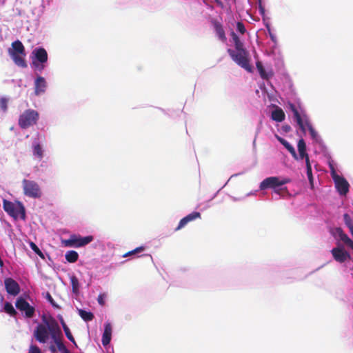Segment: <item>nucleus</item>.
<instances>
[{
  "label": "nucleus",
  "mask_w": 353,
  "mask_h": 353,
  "mask_svg": "<svg viewBox=\"0 0 353 353\" xmlns=\"http://www.w3.org/2000/svg\"><path fill=\"white\" fill-rule=\"evenodd\" d=\"M11 48L8 52L14 63L22 68H27L28 65L26 61V49L21 41L17 40L12 43Z\"/></svg>",
  "instance_id": "f257e3e1"
},
{
  "label": "nucleus",
  "mask_w": 353,
  "mask_h": 353,
  "mask_svg": "<svg viewBox=\"0 0 353 353\" xmlns=\"http://www.w3.org/2000/svg\"><path fill=\"white\" fill-rule=\"evenodd\" d=\"M290 182V179L288 178L280 179L277 176H270L265 179L260 183V189L265 190L268 188H273L274 192L280 194L282 190H287V188L278 189V187L282 186Z\"/></svg>",
  "instance_id": "f03ea898"
},
{
  "label": "nucleus",
  "mask_w": 353,
  "mask_h": 353,
  "mask_svg": "<svg viewBox=\"0 0 353 353\" xmlns=\"http://www.w3.org/2000/svg\"><path fill=\"white\" fill-rule=\"evenodd\" d=\"M3 209L14 219H17L19 217L22 220L26 219V209L23 203L20 201H18L17 203H14L11 201L4 200Z\"/></svg>",
  "instance_id": "7ed1b4c3"
},
{
  "label": "nucleus",
  "mask_w": 353,
  "mask_h": 353,
  "mask_svg": "<svg viewBox=\"0 0 353 353\" xmlns=\"http://www.w3.org/2000/svg\"><path fill=\"white\" fill-rule=\"evenodd\" d=\"M228 52L232 60L239 65L248 72H252V66L248 59V53L245 48L237 50L236 51L228 49Z\"/></svg>",
  "instance_id": "20e7f679"
},
{
  "label": "nucleus",
  "mask_w": 353,
  "mask_h": 353,
  "mask_svg": "<svg viewBox=\"0 0 353 353\" xmlns=\"http://www.w3.org/2000/svg\"><path fill=\"white\" fill-rule=\"evenodd\" d=\"M39 119V112L32 109L25 110L19 117L18 124L22 129H27L37 124Z\"/></svg>",
  "instance_id": "39448f33"
},
{
  "label": "nucleus",
  "mask_w": 353,
  "mask_h": 353,
  "mask_svg": "<svg viewBox=\"0 0 353 353\" xmlns=\"http://www.w3.org/2000/svg\"><path fill=\"white\" fill-rule=\"evenodd\" d=\"M21 183L24 195L32 199H39L41 197V189L36 181L24 179Z\"/></svg>",
  "instance_id": "423d86ee"
},
{
  "label": "nucleus",
  "mask_w": 353,
  "mask_h": 353,
  "mask_svg": "<svg viewBox=\"0 0 353 353\" xmlns=\"http://www.w3.org/2000/svg\"><path fill=\"white\" fill-rule=\"evenodd\" d=\"M48 328L50 332L51 337L57 344V348L61 353H70L61 341V330L58 323L54 319H52V321L48 323Z\"/></svg>",
  "instance_id": "0eeeda50"
},
{
  "label": "nucleus",
  "mask_w": 353,
  "mask_h": 353,
  "mask_svg": "<svg viewBox=\"0 0 353 353\" xmlns=\"http://www.w3.org/2000/svg\"><path fill=\"white\" fill-rule=\"evenodd\" d=\"M93 241L91 235L81 236L79 234H72L69 239L62 240L61 243L65 247L81 248L83 247Z\"/></svg>",
  "instance_id": "6e6552de"
},
{
  "label": "nucleus",
  "mask_w": 353,
  "mask_h": 353,
  "mask_svg": "<svg viewBox=\"0 0 353 353\" xmlns=\"http://www.w3.org/2000/svg\"><path fill=\"white\" fill-rule=\"evenodd\" d=\"M52 318L50 321L44 320L46 325L39 324L34 332V336L37 341L41 343H45L49 337L50 332L48 328V323L52 321Z\"/></svg>",
  "instance_id": "1a4fd4ad"
},
{
  "label": "nucleus",
  "mask_w": 353,
  "mask_h": 353,
  "mask_svg": "<svg viewBox=\"0 0 353 353\" xmlns=\"http://www.w3.org/2000/svg\"><path fill=\"white\" fill-rule=\"evenodd\" d=\"M32 54L34 57L32 64L40 71L42 70L44 68L43 64L48 61L47 51L43 48H37L33 50Z\"/></svg>",
  "instance_id": "9d476101"
},
{
  "label": "nucleus",
  "mask_w": 353,
  "mask_h": 353,
  "mask_svg": "<svg viewBox=\"0 0 353 353\" xmlns=\"http://www.w3.org/2000/svg\"><path fill=\"white\" fill-rule=\"evenodd\" d=\"M332 176L335 183V187L341 195H346L349 192L350 185L347 181L343 176L338 175L332 168Z\"/></svg>",
  "instance_id": "9b49d317"
},
{
  "label": "nucleus",
  "mask_w": 353,
  "mask_h": 353,
  "mask_svg": "<svg viewBox=\"0 0 353 353\" xmlns=\"http://www.w3.org/2000/svg\"><path fill=\"white\" fill-rule=\"evenodd\" d=\"M16 307L20 311L25 312L26 316L28 318H31L34 314V307L31 306L23 298L19 297L17 299Z\"/></svg>",
  "instance_id": "f8f14e48"
},
{
  "label": "nucleus",
  "mask_w": 353,
  "mask_h": 353,
  "mask_svg": "<svg viewBox=\"0 0 353 353\" xmlns=\"http://www.w3.org/2000/svg\"><path fill=\"white\" fill-rule=\"evenodd\" d=\"M331 253L334 259L341 263L345 262L351 258L350 254L340 247L334 248L331 250Z\"/></svg>",
  "instance_id": "ddd939ff"
},
{
  "label": "nucleus",
  "mask_w": 353,
  "mask_h": 353,
  "mask_svg": "<svg viewBox=\"0 0 353 353\" xmlns=\"http://www.w3.org/2000/svg\"><path fill=\"white\" fill-rule=\"evenodd\" d=\"M211 23L214 27L216 35L218 37L219 39L221 42L225 43L227 41V37L221 23L216 19H212Z\"/></svg>",
  "instance_id": "4468645a"
},
{
  "label": "nucleus",
  "mask_w": 353,
  "mask_h": 353,
  "mask_svg": "<svg viewBox=\"0 0 353 353\" xmlns=\"http://www.w3.org/2000/svg\"><path fill=\"white\" fill-rule=\"evenodd\" d=\"M5 287L8 294L16 296L19 293L20 288L17 281L11 278L5 280Z\"/></svg>",
  "instance_id": "2eb2a0df"
},
{
  "label": "nucleus",
  "mask_w": 353,
  "mask_h": 353,
  "mask_svg": "<svg viewBox=\"0 0 353 353\" xmlns=\"http://www.w3.org/2000/svg\"><path fill=\"white\" fill-rule=\"evenodd\" d=\"M289 108L290 110L293 112L294 118L296 120L298 125L299 126L300 129L303 133H305L306 128H305L304 124H303V115H301L299 112L298 111L297 108H296L295 105L293 103H289Z\"/></svg>",
  "instance_id": "dca6fc26"
},
{
  "label": "nucleus",
  "mask_w": 353,
  "mask_h": 353,
  "mask_svg": "<svg viewBox=\"0 0 353 353\" xmlns=\"http://www.w3.org/2000/svg\"><path fill=\"white\" fill-rule=\"evenodd\" d=\"M201 216V213L199 212H193L188 214L186 216L181 219L175 230L177 231L181 230V228H184L189 222L193 221L196 219H200Z\"/></svg>",
  "instance_id": "f3484780"
},
{
  "label": "nucleus",
  "mask_w": 353,
  "mask_h": 353,
  "mask_svg": "<svg viewBox=\"0 0 353 353\" xmlns=\"http://www.w3.org/2000/svg\"><path fill=\"white\" fill-rule=\"evenodd\" d=\"M47 87L45 79L41 76L37 77L34 81V94L39 96L46 92Z\"/></svg>",
  "instance_id": "a211bd4d"
},
{
  "label": "nucleus",
  "mask_w": 353,
  "mask_h": 353,
  "mask_svg": "<svg viewBox=\"0 0 353 353\" xmlns=\"http://www.w3.org/2000/svg\"><path fill=\"white\" fill-rule=\"evenodd\" d=\"M112 336V326L110 323H107L105 324L104 332L102 336V344L105 346L108 345L111 341Z\"/></svg>",
  "instance_id": "6ab92c4d"
},
{
  "label": "nucleus",
  "mask_w": 353,
  "mask_h": 353,
  "mask_svg": "<svg viewBox=\"0 0 353 353\" xmlns=\"http://www.w3.org/2000/svg\"><path fill=\"white\" fill-rule=\"evenodd\" d=\"M303 118H304L303 124H304L305 128V127L307 128L312 139L315 140L316 141H318V140H319L318 133L316 132V130L313 128L312 125L310 123L308 117H307V115H303Z\"/></svg>",
  "instance_id": "aec40b11"
},
{
  "label": "nucleus",
  "mask_w": 353,
  "mask_h": 353,
  "mask_svg": "<svg viewBox=\"0 0 353 353\" xmlns=\"http://www.w3.org/2000/svg\"><path fill=\"white\" fill-rule=\"evenodd\" d=\"M272 119L277 122H281L285 119V113L281 108H276L272 112Z\"/></svg>",
  "instance_id": "412c9836"
},
{
  "label": "nucleus",
  "mask_w": 353,
  "mask_h": 353,
  "mask_svg": "<svg viewBox=\"0 0 353 353\" xmlns=\"http://www.w3.org/2000/svg\"><path fill=\"white\" fill-rule=\"evenodd\" d=\"M70 283L72 285V292L73 294L78 295L79 293V279L75 275H72L70 276Z\"/></svg>",
  "instance_id": "4be33fe9"
},
{
  "label": "nucleus",
  "mask_w": 353,
  "mask_h": 353,
  "mask_svg": "<svg viewBox=\"0 0 353 353\" xmlns=\"http://www.w3.org/2000/svg\"><path fill=\"white\" fill-rule=\"evenodd\" d=\"M65 259L69 263H75L79 259V254L74 250H69L65 253Z\"/></svg>",
  "instance_id": "5701e85b"
},
{
  "label": "nucleus",
  "mask_w": 353,
  "mask_h": 353,
  "mask_svg": "<svg viewBox=\"0 0 353 353\" xmlns=\"http://www.w3.org/2000/svg\"><path fill=\"white\" fill-rule=\"evenodd\" d=\"M256 68L260 74V76L263 79H268L272 74H269L266 72L264 69V67L261 61H257L256 63Z\"/></svg>",
  "instance_id": "b1692460"
},
{
  "label": "nucleus",
  "mask_w": 353,
  "mask_h": 353,
  "mask_svg": "<svg viewBox=\"0 0 353 353\" xmlns=\"http://www.w3.org/2000/svg\"><path fill=\"white\" fill-rule=\"evenodd\" d=\"M79 316L85 321H91L94 319V314L91 312H87L82 309L78 310Z\"/></svg>",
  "instance_id": "393cba45"
},
{
  "label": "nucleus",
  "mask_w": 353,
  "mask_h": 353,
  "mask_svg": "<svg viewBox=\"0 0 353 353\" xmlns=\"http://www.w3.org/2000/svg\"><path fill=\"white\" fill-rule=\"evenodd\" d=\"M230 35L232 38V40H233V42L234 43V46H235V49L236 50H241V49H243V42L240 40V39L239 38V37L236 35V34L234 32H232L230 33Z\"/></svg>",
  "instance_id": "a878e982"
},
{
  "label": "nucleus",
  "mask_w": 353,
  "mask_h": 353,
  "mask_svg": "<svg viewBox=\"0 0 353 353\" xmlns=\"http://www.w3.org/2000/svg\"><path fill=\"white\" fill-rule=\"evenodd\" d=\"M33 154L37 156L39 159L43 158V150L39 143H37L33 147Z\"/></svg>",
  "instance_id": "bb28decb"
},
{
  "label": "nucleus",
  "mask_w": 353,
  "mask_h": 353,
  "mask_svg": "<svg viewBox=\"0 0 353 353\" xmlns=\"http://www.w3.org/2000/svg\"><path fill=\"white\" fill-rule=\"evenodd\" d=\"M4 310L6 313L9 314L10 316H15L17 314L16 310H14L13 305L9 303L6 302L4 305Z\"/></svg>",
  "instance_id": "cd10ccee"
},
{
  "label": "nucleus",
  "mask_w": 353,
  "mask_h": 353,
  "mask_svg": "<svg viewBox=\"0 0 353 353\" xmlns=\"http://www.w3.org/2000/svg\"><path fill=\"white\" fill-rule=\"evenodd\" d=\"M62 325H63V330H64L66 337L71 342L74 343H75L74 339L72 334H71L70 329L68 328V327L66 325V324L63 321L62 322Z\"/></svg>",
  "instance_id": "c85d7f7f"
},
{
  "label": "nucleus",
  "mask_w": 353,
  "mask_h": 353,
  "mask_svg": "<svg viewBox=\"0 0 353 353\" xmlns=\"http://www.w3.org/2000/svg\"><path fill=\"white\" fill-rule=\"evenodd\" d=\"M306 173L308 178V180L310 181V183H312L313 182V176H312V166L310 162V159H307V163H306Z\"/></svg>",
  "instance_id": "c756f323"
},
{
  "label": "nucleus",
  "mask_w": 353,
  "mask_h": 353,
  "mask_svg": "<svg viewBox=\"0 0 353 353\" xmlns=\"http://www.w3.org/2000/svg\"><path fill=\"white\" fill-rule=\"evenodd\" d=\"M30 246L31 249L37 254L39 255L41 259H44L45 256L43 252L40 250V249L38 248V246L34 243L30 242Z\"/></svg>",
  "instance_id": "7c9ffc66"
},
{
  "label": "nucleus",
  "mask_w": 353,
  "mask_h": 353,
  "mask_svg": "<svg viewBox=\"0 0 353 353\" xmlns=\"http://www.w3.org/2000/svg\"><path fill=\"white\" fill-rule=\"evenodd\" d=\"M144 250H145V248L143 246H140V247H138V248L134 249L133 250L129 251L128 252L124 254L123 255V256L127 257V256L135 254H138V253L143 252Z\"/></svg>",
  "instance_id": "2f4dec72"
},
{
  "label": "nucleus",
  "mask_w": 353,
  "mask_h": 353,
  "mask_svg": "<svg viewBox=\"0 0 353 353\" xmlns=\"http://www.w3.org/2000/svg\"><path fill=\"white\" fill-rule=\"evenodd\" d=\"M8 99L6 97L0 98V109L3 112H6L8 110Z\"/></svg>",
  "instance_id": "473e14b6"
},
{
  "label": "nucleus",
  "mask_w": 353,
  "mask_h": 353,
  "mask_svg": "<svg viewBox=\"0 0 353 353\" xmlns=\"http://www.w3.org/2000/svg\"><path fill=\"white\" fill-rule=\"evenodd\" d=\"M284 147L289 151V152L295 159H298V155L295 151V149L290 143H288L285 145H284Z\"/></svg>",
  "instance_id": "72a5a7b5"
},
{
  "label": "nucleus",
  "mask_w": 353,
  "mask_h": 353,
  "mask_svg": "<svg viewBox=\"0 0 353 353\" xmlns=\"http://www.w3.org/2000/svg\"><path fill=\"white\" fill-rule=\"evenodd\" d=\"M343 220L345 225L348 227L349 229L351 228V226H353L352 220L348 214H344Z\"/></svg>",
  "instance_id": "f704fd0d"
},
{
  "label": "nucleus",
  "mask_w": 353,
  "mask_h": 353,
  "mask_svg": "<svg viewBox=\"0 0 353 353\" xmlns=\"http://www.w3.org/2000/svg\"><path fill=\"white\" fill-rule=\"evenodd\" d=\"M299 152H306V144L303 139H301L297 145Z\"/></svg>",
  "instance_id": "c9c22d12"
},
{
  "label": "nucleus",
  "mask_w": 353,
  "mask_h": 353,
  "mask_svg": "<svg viewBox=\"0 0 353 353\" xmlns=\"http://www.w3.org/2000/svg\"><path fill=\"white\" fill-rule=\"evenodd\" d=\"M236 30L238 32H239L242 34H245L246 32L245 26L241 21H238L236 23Z\"/></svg>",
  "instance_id": "e433bc0d"
},
{
  "label": "nucleus",
  "mask_w": 353,
  "mask_h": 353,
  "mask_svg": "<svg viewBox=\"0 0 353 353\" xmlns=\"http://www.w3.org/2000/svg\"><path fill=\"white\" fill-rule=\"evenodd\" d=\"M29 353H42L41 350L36 345H31L29 349Z\"/></svg>",
  "instance_id": "4c0bfd02"
},
{
  "label": "nucleus",
  "mask_w": 353,
  "mask_h": 353,
  "mask_svg": "<svg viewBox=\"0 0 353 353\" xmlns=\"http://www.w3.org/2000/svg\"><path fill=\"white\" fill-rule=\"evenodd\" d=\"M305 159V164L307 163V159H310L308 154L306 152H299L298 159Z\"/></svg>",
  "instance_id": "58836bf2"
},
{
  "label": "nucleus",
  "mask_w": 353,
  "mask_h": 353,
  "mask_svg": "<svg viewBox=\"0 0 353 353\" xmlns=\"http://www.w3.org/2000/svg\"><path fill=\"white\" fill-rule=\"evenodd\" d=\"M105 294H100L98 296L97 301H98L99 304L101 305V306L105 305Z\"/></svg>",
  "instance_id": "ea45409f"
},
{
  "label": "nucleus",
  "mask_w": 353,
  "mask_h": 353,
  "mask_svg": "<svg viewBox=\"0 0 353 353\" xmlns=\"http://www.w3.org/2000/svg\"><path fill=\"white\" fill-rule=\"evenodd\" d=\"M46 298L53 307H54L56 308H59V305L55 303L53 298L52 297V296L50 295V294L49 292L47 293Z\"/></svg>",
  "instance_id": "a19ab883"
},
{
  "label": "nucleus",
  "mask_w": 353,
  "mask_h": 353,
  "mask_svg": "<svg viewBox=\"0 0 353 353\" xmlns=\"http://www.w3.org/2000/svg\"><path fill=\"white\" fill-rule=\"evenodd\" d=\"M340 238L345 244L351 240V239L345 233L340 234Z\"/></svg>",
  "instance_id": "79ce46f5"
},
{
  "label": "nucleus",
  "mask_w": 353,
  "mask_h": 353,
  "mask_svg": "<svg viewBox=\"0 0 353 353\" xmlns=\"http://www.w3.org/2000/svg\"><path fill=\"white\" fill-rule=\"evenodd\" d=\"M258 1H259V12H260V13L261 14H264V13H265V8H264V7L262 5L261 0H258Z\"/></svg>",
  "instance_id": "37998d69"
},
{
  "label": "nucleus",
  "mask_w": 353,
  "mask_h": 353,
  "mask_svg": "<svg viewBox=\"0 0 353 353\" xmlns=\"http://www.w3.org/2000/svg\"><path fill=\"white\" fill-rule=\"evenodd\" d=\"M276 137H277L278 141H279V142H280V143H281L283 146H284V145H285L288 143L285 139H283V138H281V137H278V136H276Z\"/></svg>",
  "instance_id": "c03bdc74"
},
{
  "label": "nucleus",
  "mask_w": 353,
  "mask_h": 353,
  "mask_svg": "<svg viewBox=\"0 0 353 353\" xmlns=\"http://www.w3.org/2000/svg\"><path fill=\"white\" fill-rule=\"evenodd\" d=\"M276 137H277L278 141H279V142H280V143H281L283 146H284V145H285L288 143L285 139H283V138H281V137H278V136H276Z\"/></svg>",
  "instance_id": "a18cd8bd"
},
{
  "label": "nucleus",
  "mask_w": 353,
  "mask_h": 353,
  "mask_svg": "<svg viewBox=\"0 0 353 353\" xmlns=\"http://www.w3.org/2000/svg\"><path fill=\"white\" fill-rule=\"evenodd\" d=\"M276 137H277L278 141H279V142H280V143H281L283 146H284V145H285L288 143L285 139H283V138H281V137H278V136H276Z\"/></svg>",
  "instance_id": "49530a36"
},
{
  "label": "nucleus",
  "mask_w": 353,
  "mask_h": 353,
  "mask_svg": "<svg viewBox=\"0 0 353 353\" xmlns=\"http://www.w3.org/2000/svg\"><path fill=\"white\" fill-rule=\"evenodd\" d=\"M276 137H277L278 141H279V142H280V143H281L283 146H284V145H285L288 143L285 139H283V138H281V137H278V136H276Z\"/></svg>",
  "instance_id": "de8ad7c7"
},
{
  "label": "nucleus",
  "mask_w": 353,
  "mask_h": 353,
  "mask_svg": "<svg viewBox=\"0 0 353 353\" xmlns=\"http://www.w3.org/2000/svg\"><path fill=\"white\" fill-rule=\"evenodd\" d=\"M214 2L221 8H223V3L220 0H214Z\"/></svg>",
  "instance_id": "09e8293b"
},
{
  "label": "nucleus",
  "mask_w": 353,
  "mask_h": 353,
  "mask_svg": "<svg viewBox=\"0 0 353 353\" xmlns=\"http://www.w3.org/2000/svg\"><path fill=\"white\" fill-rule=\"evenodd\" d=\"M283 129L285 132H288L290 130L291 128L289 125H284L283 126Z\"/></svg>",
  "instance_id": "8fccbe9b"
},
{
  "label": "nucleus",
  "mask_w": 353,
  "mask_h": 353,
  "mask_svg": "<svg viewBox=\"0 0 353 353\" xmlns=\"http://www.w3.org/2000/svg\"><path fill=\"white\" fill-rule=\"evenodd\" d=\"M346 245L353 250V241L352 239Z\"/></svg>",
  "instance_id": "3c124183"
},
{
  "label": "nucleus",
  "mask_w": 353,
  "mask_h": 353,
  "mask_svg": "<svg viewBox=\"0 0 353 353\" xmlns=\"http://www.w3.org/2000/svg\"><path fill=\"white\" fill-rule=\"evenodd\" d=\"M51 352H56V348L54 345H51L50 347Z\"/></svg>",
  "instance_id": "603ef678"
},
{
  "label": "nucleus",
  "mask_w": 353,
  "mask_h": 353,
  "mask_svg": "<svg viewBox=\"0 0 353 353\" xmlns=\"http://www.w3.org/2000/svg\"><path fill=\"white\" fill-rule=\"evenodd\" d=\"M349 230H350V232L351 234L353 236V226H351V228Z\"/></svg>",
  "instance_id": "864d4df0"
},
{
  "label": "nucleus",
  "mask_w": 353,
  "mask_h": 353,
  "mask_svg": "<svg viewBox=\"0 0 353 353\" xmlns=\"http://www.w3.org/2000/svg\"><path fill=\"white\" fill-rule=\"evenodd\" d=\"M3 262L1 260V259L0 258V267H3Z\"/></svg>",
  "instance_id": "5fc2aeb1"
}]
</instances>
